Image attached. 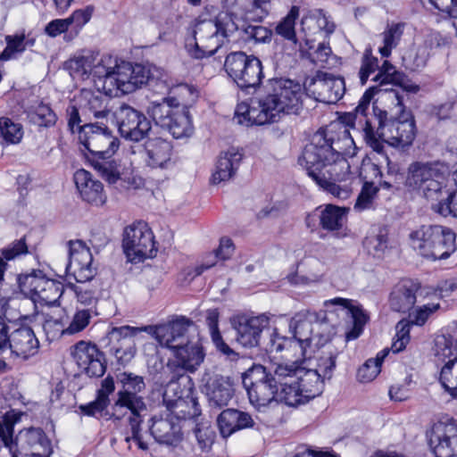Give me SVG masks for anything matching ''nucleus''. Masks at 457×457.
I'll use <instances>...</instances> for the list:
<instances>
[{"label": "nucleus", "instance_id": "42", "mask_svg": "<svg viewBox=\"0 0 457 457\" xmlns=\"http://www.w3.org/2000/svg\"><path fill=\"white\" fill-rule=\"evenodd\" d=\"M345 213V208L328 204L320 211V225L323 229L333 232L337 237H343L346 235L343 232Z\"/></svg>", "mask_w": 457, "mask_h": 457}, {"label": "nucleus", "instance_id": "36", "mask_svg": "<svg viewBox=\"0 0 457 457\" xmlns=\"http://www.w3.org/2000/svg\"><path fill=\"white\" fill-rule=\"evenodd\" d=\"M324 306L328 309L330 307L340 309L352 318L353 328L346 333L347 340H353L360 337L369 320L368 314L362 308L352 305L350 300L342 297L327 300L324 302Z\"/></svg>", "mask_w": 457, "mask_h": 457}, {"label": "nucleus", "instance_id": "63", "mask_svg": "<svg viewBox=\"0 0 457 457\" xmlns=\"http://www.w3.org/2000/svg\"><path fill=\"white\" fill-rule=\"evenodd\" d=\"M379 372L380 367L378 365V362L373 361V359H369L359 368L357 377L361 382L366 383L373 380Z\"/></svg>", "mask_w": 457, "mask_h": 457}, {"label": "nucleus", "instance_id": "5", "mask_svg": "<svg viewBox=\"0 0 457 457\" xmlns=\"http://www.w3.org/2000/svg\"><path fill=\"white\" fill-rule=\"evenodd\" d=\"M289 373L290 370L285 364L270 368L253 365L249 369L243 376V385L251 404L258 409L267 407L273 402L295 406V395L287 391V381L292 380Z\"/></svg>", "mask_w": 457, "mask_h": 457}, {"label": "nucleus", "instance_id": "33", "mask_svg": "<svg viewBox=\"0 0 457 457\" xmlns=\"http://www.w3.org/2000/svg\"><path fill=\"white\" fill-rule=\"evenodd\" d=\"M224 5L233 18L240 16L245 21H262L272 8L271 0H225Z\"/></svg>", "mask_w": 457, "mask_h": 457}, {"label": "nucleus", "instance_id": "4", "mask_svg": "<svg viewBox=\"0 0 457 457\" xmlns=\"http://www.w3.org/2000/svg\"><path fill=\"white\" fill-rule=\"evenodd\" d=\"M382 99L388 103L387 109L374 106L373 119L377 122L373 127L374 139L378 147L368 137L363 139L375 152H384V143L394 147L404 149L412 145L417 129L411 112L403 105V95L400 91H389L382 94Z\"/></svg>", "mask_w": 457, "mask_h": 457}, {"label": "nucleus", "instance_id": "3", "mask_svg": "<svg viewBox=\"0 0 457 457\" xmlns=\"http://www.w3.org/2000/svg\"><path fill=\"white\" fill-rule=\"evenodd\" d=\"M303 88L300 83L285 78L267 81L265 95L251 104L237 105L235 118L237 123L253 126L280 121L286 116L298 115L303 109Z\"/></svg>", "mask_w": 457, "mask_h": 457}, {"label": "nucleus", "instance_id": "60", "mask_svg": "<svg viewBox=\"0 0 457 457\" xmlns=\"http://www.w3.org/2000/svg\"><path fill=\"white\" fill-rule=\"evenodd\" d=\"M242 33L245 41L254 43H264L271 37V31L260 25H247L242 29Z\"/></svg>", "mask_w": 457, "mask_h": 457}, {"label": "nucleus", "instance_id": "41", "mask_svg": "<svg viewBox=\"0 0 457 457\" xmlns=\"http://www.w3.org/2000/svg\"><path fill=\"white\" fill-rule=\"evenodd\" d=\"M90 319L91 312L89 310L77 311L69 326L64 328L61 320L47 316L44 321L43 328L46 334L49 333L52 328L56 327L57 332L62 335H74L85 329L88 326Z\"/></svg>", "mask_w": 457, "mask_h": 457}, {"label": "nucleus", "instance_id": "54", "mask_svg": "<svg viewBox=\"0 0 457 457\" xmlns=\"http://www.w3.org/2000/svg\"><path fill=\"white\" fill-rule=\"evenodd\" d=\"M363 246L370 254L381 257L387 248L386 233L380 229L378 234L367 236L363 241Z\"/></svg>", "mask_w": 457, "mask_h": 457}, {"label": "nucleus", "instance_id": "38", "mask_svg": "<svg viewBox=\"0 0 457 457\" xmlns=\"http://www.w3.org/2000/svg\"><path fill=\"white\" fill-rule=\"evenodd\" d=\"M420 289V284L410 279L397 283L389 297V304L394 312H407L416 303V293Z\"/></svg>", "mask_w": 457, "mask_h": 457}, {"label": "nucleus", "instance_id": "57", "mask_svg": "<svg viewBox=\"0 0 457 457\" xmlns=\"http://www.w3.org/2000/svg\"><path fill=\"white\" fill-rule=\"evenodd\" d=\"M378 191V187L373 183L365 182L354 204V211L362 212L372 208Z\"/></svg>", "mask_w": 457, "mask_h": 457}, {"label": "nucleus", "instance_id": "35", "mask_svg": "<svg viewBox=\"0 0 457 457\" xmlns=\"http://www.w3.org/2000/svg\"><path fill=\"white\" fill-rule=\"evenodd\" d=\"M145 164L151 168H166L172 154L171 144L161 137L148 138L140 151Z\"/></svg>", "mask_w": 457, "mask_h": 457}, {"label": "nucleus", "instance_id": "13", "mask_svg": "<svg viewBox=\"0 0 457 457\" xmlns=\"http://www.w3.org/2000/svg\"><path fill=\"white\" fill-rule=\"evenodd\" d=\"M171 354L172 356L166 364L170 377L169 387L175 386L176 382L184 378L188 383H192V379L187 374L195 373L205 358V352L202 345L190 339L173 351Z\"/></svg>", "mask_w": 457, "mask_h": 457}, {"label": "nucleus", "instance_id": "12", "mask_svg": "<svg viewBox=\"0 0 457 457\" xmlns=\"http://www.w3.org/2000/svg\"><path fill=\"white\" fill-rule=\"evenodd\" d=\"M224 69L228 77L242 90L257 88L262 79V63L254 55L232 52L226 56Z\"/></svg>", "mask_w": 457, "mask_h": 457}, {"label": "nucleus", "instance_id": "15", "mask_svg": "<svg viewBox=\"0 0 457 457\" xmlns=\"http://www.w3.org/2000/svg\"><path fill=\"white\" fill-rule=\"evenodd\" d=\"M147 330V327H112L99 342L107 353L115 357L119 364L125 366L136 353L134 338Z\"/></svg>", "mask_w": 457, "mask_h": 457}, {"label": "nucleus", "instance_id": "31", "mask_svg": "<svg viewBox=\"0 0 457 457\" xmlns=\"http://www.w3.org/2000/svg\"><path fill=\"white\" fill-rule=\"evenodd\" d=\"M7 349L15 356L28 360L37 353L39 341L30 327L21 325L11 331Z\"/></svg>", "mask_w": 457, "mask_h": 457}, {"label": "nucleus", "instance_id": "23", "mask_svg": "<svg viewBox=\"0 0 457 457\" xmlns=\"http://www.w3.org/2000/svg\"><path fill=\"white\" fill-rule=\"evenodd\" d=\"M389 91L398 90L394 88L382 89L378 86L370 87L365 91V93L361 96L359 104L354 110V112L349 113L348 115L347 124L353 129L361 130L363 133V138L368 137L370 140H371V144L374 145L375 147H378V143L374 139L375 136L372 129L377 123L373 119V115L374 106L378 107L377 104L378 100L373 102L372 113L370 116L368 114V110L370 108L371 100L376 95H379L378 99H380L382 102L389 105L388 103H386L382 99V94Z\"/></svg>", "mask_w": 457, "mask_h": 457}, {"label": "nucleus", "instance_id": "48", "mask_svg": "<svg viewBox=\"0 0 457 457\" xmlns=\"http://www.w3.org/2000/svg\"><path fill=\"white\" fill-rule=\"evenodd\" d=\"M299 15V8L293 6L287 15L277 25L276 32L284 38L287 39L295 50L299 49V42L296 39L295 25Z\"/></svg>", "mask_w": 457, "mask_h": 457}, {"label": "nucleus", "instance_id": "64", "mask_svg": "<svg viewBox=\"0 0 457 457\" xmlns=\"http://www.w3.org/2000/svg\"><path fill=\"white\" fill-rule=\"evenodd\" d=\"M439 308V303H428L420 307L413 313L410 314L411 323L418 326L424 325L428 317Z\"/></svg>", "mask_w": 457, "mask_h": 457}, {"label": "nucleus", "instance_id": "9", "mask_svg": "<svg viewBox=\"0 0 457 457\" xmlns=\"http://www.w3.org/2000/svg\"><path fill=\"white\" fill-rule=\"evenodd\" d=\"M20 418L9 411L0 420V441L12 451L16 447L20 454L29 457H50L53 453L50 439L40 428L30 427L21 430L13 439V428Z\"/></svg>", "mask_w": 457, "mask_h": 457}, {"label": "nucleus", "instance_id": "10", "mask_svg": "<svg viewBox=\"0 0 457 457\" xmlns=\"http://www.w3.org/2000/svg\"><path fill=\"white\" fill-rule=\"evenodd\" d=\"M68 245L69 263L66 271L79 284L71 286V288L79 303L91 305L96 301V290L87 284L96 275L91 251L81 240L69 241Z\"/></svg>", "mask_w": 457, "mask_h": 457}, {"label": "nucleus", "instance_id": "39", "mask_svg": "<svg viewBox=\"0 0 457 457\" xmlns=\"http://www.w3.org/2000/svg\"><path fill=\"white\" fill-rule=\"evenodd\" d=\"M242 159L243 154L235 147L221 152L212 175L211 183L216 185L230 179L239 168Z\"/></svg>", "mask_w": 457, "mask_h": 457}, {"label": "nucleus", "instance_id": "26", "mask_svg": "<svg viewBox=\"0 0 457 457\" xmlns=\"http://www.w3.org/2000/svg\"><path fill=\"white\" fill-rule=\"evenodd\" d=\"M78 367L89 378H101L106 371V361L95 344L78 342L71 352Z\"/></svg>", "mask_w": 457, "mask_h": 457}, {"label": "nucleus", "instance_id": "24", "mask_svg": "<svg viewBox=\"0 0 457 457\" xmlns=\"http://www.w3.org/2000/svg\"><path fill=\"white\" fill-rule=\"evenodd\" d=\"M427 436L436 457H457L456 421L435 423Z\"/></svg>", "mask_w": 457, "mask_h": 457}, {"label": "nucleus", "instance_id": "32", "mask_svg": "<svg viewBox=\"0 0 457 457\" xmlns=\"http://www.w3.org/2000/svg\"><path fill=\"white\" fill-rule=\"evenodd\" d=\"M119 94L122 93L119 91L117 95H111L98 88L96 91L82 89L79 97V106L83 112L93 115L96 120L105 119L112 111L111 96Z\"/></svg>", "mask_w": 457, "mask_h": 457}, {"label": "nucleus", "instance_id": "1", "mask_svg": "<svg viewBox=\"0 0 457 457\" xmlns=\"http://www.w3.org/2000/svg\"><path fill=\"white\" fill-rule=\"evenodd\" d=\"M358 148L345 126L337 130L320 129L305 145L298 159L307 175L325 192L345 200L352 194L349 158H354Z\"/></svg>", "mask_w": 457, "mask_h": 457}, {"label": "nucleus", "instance_id": "25", "mask_svg": "<svg viewBox=\"0 0 457 457\" xmlns=\"http://www.w3.org/2000/svg\"><path fill=\"white\" fill-rule=\"evenodd\" d=\"M194 327V322L184 316L157 325L154 329V335L158 343L169 349L171 353L190 340L189 329Z\"/></svg>", "mask_w": 457, "mask_h": 457}, {"label": "nucleus", "instance_id": "20", "mask_svg": "<svg viewBox=\"0 0 457 457\" xmlns=\"http://www.w3.org/2000/svg\"><path fill=\"white\" fill-rule=\"evenodd\" d=\"M120 135L126 140L139 142L148 137L152 129L151 121L140 111L121 104L114 112Z\"/></svg>", "mask_w": 457, "mask_h": 457}, {"label": "nucleus", "instance_id": "46", "mask_svg": "<svg viewBox=\"0 0 457 457\" xmlns=\"http://www.w3.org/2000/svg\"><path fill=\"white\" fill-rule=\"evenodd\" d=\"M193 433L196 441L194 446L195 453L204 457L212 449L216 433L208 422H196Z\"/></svg>", "mask_w": 457, "mask_h": 457}, {"label": "nucleus", "instance_id": "17", "mask_svg": "<svg viewBox=\"0 0 457 457\" xmlns=\"http://www.w3.org/2000/svg\"><path fill=\"white\" fill-rule=\"evenodd\" d=\"M122 246L128 259L132 262L153 258L157 252L153 231L144 221L135 222L125 228Z\"/></svg>", "mask_w": 457, "mask_h": 457}, {"label": "nucleus", "instance_id": "58", "mask_svg": "<svg viewBox=\"0 0 457 457\" xmlns=\"http://www.w3.org/2000/svg\"><path fill=\"white\" fill-rule=\"evenodd\" d=\"M298 51L300 52L302 57H306L310 59L312 62L320 65L327 63L329 56L332 54V50L329 45L325 42L319 43L318 46L313 50V52H309L303 47V44H299Z\"/></svg>", "mask_w": 457, "mask_h": 457}, {"label": "nucleus", "instance_id": "61", "mask_svg": "<svg viewBox=\"0 0 457 457\" xmlns=\"http://www.w3.org/2000/svg\"><path fill=\"white\" fill-rule=\"evenodd\" d=\"M93 12L94 7L88 5L84 9L74 11L71 16L66 18L70 26L72 27L73 30H75L76 35L79 33L81 28L90 21Z\"/></svg>", "mask_w": 457, "mask_h": 457}, {"label": "nucleus", "instance_id": "6", "mask_svg": "<svg viewBox=\"0 0 457 457\" xmlns=\"http://www.w3.org/2000/svg\"><path fill=\"white\" fill-rule=\"evenodd\" d=\"M175 93L178 96L150 102L146 112L157 126L168 130L173 137H188L194 132L188 105L196 100L197 90L193 86L180 84Z\"/></svg>", "mask_w": 457, "mask_h": 457}, {"label": "nucleus", "instance_id": "2", "mask_svg": "<svg viewBox=\"0 0 457 457\" xmlns=\"http://www.w3.org/2000/svg\"><path fill=\"white\" fill-rule=\"evenodd\" d=\"M65 69L74 79H92L96 88L117 95L130 94L151 82L150 71L141 65L119 61L110 54L82 50L65 62Z\"/></svg>", "mask_w": 457, "mask_h": 457}, {"label": "nucleus", "instance_id": "50", "mask_svg": "<svg viewBox=\"0 0 457 457\" xmlns=\"http://www.w3.org/2000/svg\"><path fill=\"white\" fill-rule=\"evenodd\" d=\"M29 121L39 127L49 128L56 123L57 116L52 108L44 103H39L28 112Z\"/></svg>", "mask_w": 457, "mask_h": 457}, {"label": "nucleus", "instance_id": "28", "mask_svg": "<svg viewBox=\"0 0 457 457\" xmlns=\"http://www.w3.org/2000/svg\"><path fill=\"white\" fill-rule=\"evenodd\" d=\"M149 430L154 440L168 446H177L183 439L179 421L171 414L154 416L149 420Z\"/></svg>", "mask_w": 457, "mask_h": 457}, {"label": "nucleus", "instance_id": "59", "mask_svg": "<svg viewBox=\"0 0 457 457\" xmlns=\"http://www.w3.org/2000/svg\"><path fill=\"white\" fill-rule=\"evenodd\" d=\"M378 71V60L372 54V49L368 46L363 53L359 71V78L361 85H365L370 75Z\"/></svg>", "mask_w": 457, "mask_h": 457}, {"label": "nucleus", "instance_id": "7", "mask_svg": "<svg viewBox=\"0 0 457 457\" xmlns=\"http://www.w3.org/2000/svg\"><path fill=\"white\" fill-rule=\"evenodd\" d=\"M119 380L122 389L117 393V400L113 403L112 419L113 421L120 420L117 414L118 408H127L130 413L128 418L131 436H127L125 441L129 443L133 440L139 449L147 450L148 445L143 441L141 436V424L148 413L147 404L139 393L145 390V384L144 378L131 372H123L120 375Z\"/></svg>", "mask_w": 457, "mask_h": 457}, {"label": "nucleus", "instance_id": "18", "mask_svg": "<svg viewBox=\"0 0 457 457\" xmlns=\"http://www.w3.org/2000/svg\"><path fill=\"white\" fill-rule=\"evenodd\" d=\"M289 370L288 377H292V380H287V393L292 391V395H295V406L304 403L311 399L319 396L324 389V383L327 379L317 373L312 369L302 368L295 364H285Z\"/></svg>", "mask_w": 457, "mask_h": 457}, {"label": "nucleus", "instance_id": "11", "mask_svg": "<svg viewBox=\"0 0 457 457\" xmlns=\"http://www.w3.org/2000/svg\"><path fill=\"white\" fill-rule=\"evenodd\" d=\"M411 247L421 256L443 260L456 249L455 233L440 225H422L409 235Z\"/></svg>", "mask_w": 457, "mask_h": 457}, {"label": "nucleus", "instance_id": "30", "mask_svg": "<svg viewBox=\"0 0 457 457\" xmlns=\"http://www.w3.org/2000/svg\"><path fill=\"white\" fill-rule=\"evenodd\" d=\"M283 350L287 351L286 357H294L295 360L291 363L297 365L296 363L300 360L311 359L312 353H315V348L307 343L300 342L295 337L287 338L280 337L278 333L275 336L269 337V342L265 344V351L269 353H280Z\"/></svg>", "mask_w": 457, "mask_h": 457}, {"label": "nucleus", "instance_id": "8", "mask_svg": "<svg viewBox=\"0 0 457 457\" xmlns=\"http://www.w3.org/2000/svg\"><path fill=\"white\" fill-rule=\"evenodd\" d=\"M238 29L229 12H220L214 20L199 21L194 29L195 44L188 53L196 59L211 56Z\"/></svg>", "mask_w": 457, "mask_h": 457}, {"label": "nucleus", "instance_id": "51", "mask_svg": "<svg viewBox=\"0 0 457 457\" xmlns=\"http://www.w3.org/2000/svg\"><path fill=\"white\" fill-rule=\"evenodd\" d=\"M403 24L395 23L388 25L381 34L383 37V46L379 47L378 52L382 57H389L392 50L395 48L403 36Z\"/></svg>", "mask_w": 457, "mask_h": 457}, {"label": "nucleus", "instance_id": "16", "mask_svg": "<svg viewBox=\"0 0 457 457\" xmlns=\"http://www.w3.org/2000/svg\"><path fill=\"white\" fill-rule=\"evenodd\" d=\"M232 325L237 332V341L248 348L259 346L265 350L269 337L275 336L277 331L270 326V320L264 314L253 317L237 315L232 319Z\"/></svg>", "mask_w": 457, "mask_h": 457}, {"label": "nucleus", "instance_id": "34", "mask_svg": "<svg viewBox=\"0 0 457 457\" xmlns=\"http://www.w3.org/2000/svg\"><path fill=\"white\" fill-rule=\"evenodd\" d=\"M217 425L220 435L228 437L239 430L254 428L256 423L248 412L228 408L217 417Z\"/></svg>", "mask_w": 457, "mask_h": 457}, {"label": "nucleus", "instance_id": "62", "mask_svg": "<svg viewBox=\"0 0 457 457\" xmlns=\"http://www.w3.org/2000/svg\"><path fill=\"white\" fill-rule=\"evenodd\" d=\"M109 403L96 396V399L87 404L79 405V413L88 417H101L103 411L108 407Z\"/></svg>", "mask_w": 457, "mask_h": 457}, {"label": "nucleus", "instance_id": "53", "mask_svg": "<svg viewBox=\"0 0 457 457\" xmlns=\"http://www.w3.org/2000/svg\"><path fill=\"white\" fill-rule=\"evenodd\" d=\"M435 357L437 362L446 363L447 361L457 357V349L453 345V339L445 336H439L435 341Z\"/></svg>", "mask_w": 457, "mask_h": 457}, {"label": "nucleus", "instance_id": "19", "mask_svg": "<svg viewBox=\"0 0 457 457\" xmlns=\"http://www.w3.org/2000/svg\"><path fill=\"white\" fill-rule=\"evenodd\" d=\"M447 166L444 162H414L408 168L407 182L426 198L440 188Z\"/></svg>", "mask_w": 457, "mask_h": 457}, {"label": "nucleus", "instance_id": "29", "mask_svg": "<svg viewBox=\"0 0 457 457\" xmlns=\"http://www.w3.org/2000/svg\"><path fill=\"white\" fill-rule=\"evenodd\" d=\"M320 314L315 312L306 311L296 313L289 323L293 337L314 348L318 347L321 344V337L313 335V332L320 327Z\"/></svg>", "mask_w": 457, "mask_h": 457}, {"label": "nucleus", "instance_id": "44", "mask_svg": "<svg viewBox=\"0 0 457 457\" xmlns=\"http://www.w3.org/2000/svg\"><path fill=\"white\" fill-rule=\"evenodd\" d=\"M112 155L101 154L96 157H88L92 166L109 184H115L120 179V165L112 159Z\"/></svg>", "mask_w": 457, "mask_h": 457}, {"label": "nucleus", "instance_id": "52", "mask_svg": "<svg viewBox=\"0 0 457 457\" xmlns=\"http://www.w3.org/2000/svg\"><path fill=\"white\" fill-rule=\"evenodd\" d=\"M44 288L37 295V303L54 306L59 303V299L63 294V285L54 279L46 278Z\"/></svg>", "mask_w": 457, "mask_h": 457}, {"label": "nucleus", "instance_id": "45", "mask_svg": "<svg viewBox=\"0 0 457 457\" xmlns=\"http://www.w3.org/2000/svg\"><path fill=\"white\" fill-rule=\"evenodd\" d=\"M323 346L324 348L316 357V367L313 370H317V373H319L323 379L329 380L333 377L339 352L330 344L323 345Z\"/></svg>", "mask_w": 457, "mask_h": 457}, {"label": "nucleus", "instance_id": "27", "mask_svg": "<svg viewBox=\"0 0 457 457\" xmlns=\"http://www.w3.org/2000/svg\"><path fill=\"white\" fill-rule=\"evenodd\" d=\"M307 90L314 98L328 104L337 103L345 92V80L331 73L319 71L308 85Z\"/></svg>", "mask_w": 457, "mask_h": 457}, {"label": "nucleus", "instance_id": "43", "mask_svg": "<svg viewBox=\"0 0 457 457\" xmlns=\"http://www.w3.org/2000/svg\"><path fill=\"white\" fill-rule=\"evenodd\" d=\"M406 76L398 71L388 61H384L383 64L378 66V73L372 79L373 81L378 82L379 86L386 84L398 85L403 87L401 94L404 96V91L416 93L420 87L417 85H406Z\"/></svg>", "mask_w": 457, "mask_h": 457}, {"label": "nucleus", "instance_id": "40", "mask_svg": "<svg viewBox=\"0 0 457 457\" xmlns=\"http://www.w3.org/2000/svg\"><path fill=\"white\" fill-rule=\"evenodd\" d=\"M456 188L448 187L442 184L434 195H428L426 199L431 203L430 209L435 213L448 217L454 215Z\"/></svg>", "mask_w": 457, "mask_h": 457}, {"label": "nucleus", "instance_id": "47", "mask_svg": "<svg viewBox=\"0 0 457 457\" xmlns=\"http://www.w3.org/2000/svg\"><path fill=\"white\" fill-rule=\"evenodd\" d=\"M46 278L42 270H33L29 273L20 274L17 277V282L21 293L32 300L35 292H37V287L43 286Z\"/></svg>", "mask_w": 457, "mask_h": 457}, {"label": "nucleus", "instance_id": "55", "mask_svg": "<svg viewBox=\"0 0 457 457\" xmlns=\"http://www.w3.org/2000/svg\"><path fill=\"white\" fill-rule=\"evenodd\" d=\"M6 46L2 53L4 60L15 59L26 50L25 34H15L5 37Z\"/></svg>", "mask_w": 457, "mask_h": 457}, {"label": "nucleus", "instance_id": "21", "mask_svg": "<svg viewBox=\"0 0 457 457\" xmlns=\"http://www.w3.org/2000/svg\"><path fill=\"white\" fill-rule=\"evenodd\" d=\"M187 388L178 395L179 385L169 387V384L162 394V403L176 420L194 419L197 420L201 415L200 405L194 394L193 383H188Z\"/></svg>", "mask_w": 457, "mask_h": 457}, {"label": "nucleus", "instance_id": "22", "mask_svg": "<svg viewBox=\"0 0 457 457\" xmlns=\"http://www.w3.org/2000/svg\"><path fill=\"white\" fill-rule=\"evenodd\" d=\"M201 389L210 408L226 407L234 395V383L230 377L223 376L213 369H205L201 378Z\"/></svg>", "mask_w": 457, "mask_h": 457}, {"label": "nucleus", "instance_id": "14", "mask_svg": "<svg viewBox=\"0 0 457 457\" xmlns=\"http://www.w3.org/2000/svg\"><path fill=\"white\" fill-rule=\"evenodd\" d=\"M79 142L84 147L81 151L88 157L101 154H114L119 149L120 140L109 128L99 122H89L79 127Z\"/></svg>", "mask_w": 457, "mask_h": 457}, {"label": "nucleus", "instance_id": "56", "mask_svg": "<svg viewBox=\"0 0 457 457\" xmlns=\"http://www.w3.org/2000/svg\"><path fill=\"white\" fill-rule=\"evenodd\" d=\"M0 134L3 138L11 144L19 143L23 136L22 127L6 117L0 118Z\"/></svg>", "mask_w": 457, "mask_h": 457}, {"label": "nucleus", "instance_id": "37", "mask_svg": "<svg viewBox=\"0 0 457 457\" xmlns=\"http://www.w3.org/2000/svg\"><path fill=\"white\" fill-rule=\"evenodd\" d=\"M74 182L81 198L95 205H102L106 200L103 184L93 179L90 172L79 170L74 174Z\"/></svg>", "mask_w": 457, "mask_h": 457}, {"label": "nucleus", "instance_id": "49", "mask_svg": "<svg viewBox=\"0 0 457 457\" xmlns=\"http://www.w3.org/2000/svg\"><path fill=\"white\" fill-rule=\"evenodd\" d=\"M439 382L453 399H457V357L447 361L441 368Z\"/></svg>", "mask_w": 457, "mask_h": 457}]
</instances>
